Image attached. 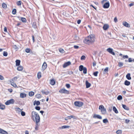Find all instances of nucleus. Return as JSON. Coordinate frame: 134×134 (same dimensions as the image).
Masks as SVG:
<instances>
[{
  "mask_svg": "<svg viewBox=\"0 0 134 134\" xmlns=\"http://www.w3.org/2000/svg\"><path fill=\"white\" fill-rule=\"evenodd\" d=\"M30 48H26L25 50V51L27 53H29L30 51Z\"/></svg>",
  "mask_w": 134,
  "mask_h": 134,
  "instance_id": "obj_47",
  "label": "nucleus"
},
{
  "mask_svg": "<svg viewBox=\"0 0 134 134\" xmlns=\"http://www.w3.org/2000/svg\"><path fill=\"white\" fill-rule=\"evenodd\" d=\"M34 93L32 92L31 91L29 92V95L30 96H32L34 95Z\"/></svg>",
  "mask_w": 134,
  "mask_h": 134,
  "instance_id": "obj_36",
  "label": "nucleus"
},
{
  "mask_svg": "<svg viewBox=\"0 0 134 134\" xmlns=\"http://www.w3.org/2000/svg\"><path fill=\"white\" fill-rule=\"evenodd\" d=\"M70 126H69L64 125L62 126L61 127H59V128L60 129H64L68 128L70 127Z\"/></svg>",
  "mask_w": 134,
  "mask_h": 134,
  "instance_id": "obj_24",
  "label": "nucleus"
},
{
  "mask_svg": "<svg viewBox=\"0 0 134 134\" xmlns=\"http://www.w3.org/2000/svg\"><path fill=\"white\" fill-rule=\"evenodd\" d=\"M123 25L127 27H130V24L126 21H124L122 23Z\"/></svg>",
  "mask_w": 134,
  "mask_h": 134,
  "instance_id": "obj_11",
  "label": "nucleus"
},
{
  "mask_svg": "<svg viewBox=\"0 0 134 134\" xmlns=\"http://www.w3.org/2000/svg\"><path fill=\"white\" fill-rule=\"evenodd\" d=\"M83 73L84 74H86L87 73V69L85 67H84V69L83 70Z\"/></svg>",
  "mask_w": 134,
  "mask_h": 134,
  "instance_id": "obj_37",
  "label": "nucleus"
},
{
  "mask_svg": "<svg viewBox=\"0 0 134 134\" xmlns=\"http://www.w3.org/2000/svg\"><path fill=\"white\" fill-rule=\"evenodd\" d=\"M108 68L106 67L103 70V73L104 74H105L108 72Z\"/></svg>",
  "mask_w": 134,
  "mask_h": 134,
  "instance_id": "obj_29",
  "label": "nucleus"
},
{
  "mask_svg": "<svg viewBox=\"0 0 134 134\" xmlns=\"http://www.w3.org/2000/svg\"><path fill=\"white\" fill-rule=\"evenodd\" d=\"M130 73H128L126 76V77L128 80H130L131 79V77H130Z\"/></svg>",
  "mask_w": 134,
  "mask_h": 134,
  "instance_id": "obj_16",
  "label": "nucleus"
},
{
  "mask_svg": "<svg viewBox=\"0 0 134 134\" xmlns=\"http://www.w3.org/2000/svg\"><path fill=\"white\" fill-rule=\"evenodd\" d=\"M123 63L121 62H119L118 63V66L119 67H121L123 65Z\"/></svg>",
  "mask_w": 134,
  "mask_h": 134,
  "instance_id": "obj_43",
  "label": "nucleus"
},
{
  "mask_svg": "<svg viewBox=\"0 0 134 134\" xmlns=\"http://www.w3.org/2000/svg\"><path fill=\"white\" fill-rule=\"evenodd\" d=\"M21 114L22 116H24L25 115V113L23 111H21Z\"/></svg>",
  "mask_w": 134,
  "mask_h": 134,
  "instance_id": "obj_51",
  "label": "nucleus"
},
{
  "mask_svg": "<svg viewBox=\"0 0 134 134\" xmlns=\"http://www.w3.org/2000/svg\"><path fill=\"white\" fill-rule=\"evenodd\" d=\"M2 7L4 9H6L7 8V5L5 3H3L2 4Z\"/></svg>",
  "mask_w": 134,
  "mask_h": 134,
  "instance_id": "obj_32",
  "label": "nucleus"
},
{
  "mask_svg": "<svg viewBox=\"0 0 134 134\" xmlns=\"http://www.w3.org/2000/svg\"><path fill=\"white\" fill-rule=\"evenodd\" d=\"M16 65V66H19L20 65V61L19 60H16L15 61Z\"/></svg>",
  "mask_w": 134,
  "mask_h": 134,
  "instance_id": "obj_19",
  "label": "nucleus"
},
{
  "mask_svg": "<svg viewBox=\"0 0 134 134\" xmlns=\"http://www.w3.org/2000/svg\"><path fill=\"white\" fill-rule=\"evenodd\" d=\"M99 109L101 110L102 114H105L106 112V109L104 108V106L103 105H100L99 106Z\"/></svg>",
  "mask_w": 134,
  "mask_h": 134,
  "instance_id": "obj_3",
  "label": "nucleus"
},
{
  "mask_svg": "<svg viewBox=\"0 0 134 134\" xmlns=\"http://www.w3.org/2000/svg\"><path fill=\"white\" fill-rule=\"evenodd\" d=\"M114 21L115 23H116L118 21V20L116 17H115L114 19Z\"/></svg>",
  "mask_w": 134,
  "mask_h": 134,
  "instance_id": "obj_61",
  "label": "nucleus"
},
{
  "mask_svg": "<svg viewBox=\"0 0 134 134\" xmlns=\"http://www.w3.org/2000/svg\"><path fill=\"white\" fill-rule=\"evenodd\" d=\"M130 83V82L126 80L124 82V84L126 86H129V85Z\"/></svg>",
  "mask_w": 134,
  "mask_h": 134,
  "instance_id": "obj_26",
  "label": "nucleus"
},
{
  "mask_svg": "<svg viewBox=\"0 0 134 134\" xmlns=\"http://www.w3.org/2000/svg\"><path fill=\"white\" fill-rule=\"evenodd\" d=\"M47 67V64L46 62H44L42 66V69L43 71L46 69Z\"/></svg>",
  "mask_w": 134,
  "mask_h": 134,
  "instance_id": "obj_9",
  "label": "nucleus"
},
{
  "mask_svg": "<svg viewBox=\"0 0 134 134\" xmlns=\"http://www.w3.org/2000/svg\"><path fill=\"white\" fill-rule=\"evenodd\" d=\"M128 55H123L122 57L124 59H125L126 58H128Z\"/></svg>",
  "mask_w": 134,
  "mask_h": 134,
  "instance_id": "obj_57",
  "label": "nucleus"
},
{
  "mask_svg": "<svg viewBox=\"0 0 134 134\" xmlns=\"http://www.w3.org/2000/svg\"><path fill=\"white\" fill-rule=\"evenodd\" d=\"M36 98H39L41 97V95L40 94H37L36 95Z\"/></svg>",
  "mask_w": 134,
  "mask_h": 134,
  "instance_id": "obj_48",
  "label": "nucleus"
},
{
  "mask_svg": "<svg viewBox=\"0 0 134 134\" xmlns=\"http://www.w3.org/2000/svg\"><path fill=\"white\" fill-rule=\"evenodd\" d=\"M116 133L117 134H121L122 131L120 130H118L116 131Z\"/></svg>",
  "mask_w": 134,
  "mask_h": 134,
  "instance_id": "obj_44",
  "label": "nucleus"
},
{
  "mask_svg": "<svg viewBox=\"0 0 134 134\" xmlns=\"http://www.w3.org/2000/svg\"><path fill=\"white\" fill-rule=\"evenodd\" d=\"M107 51L109 53L113 55H115V53L113 51V49L111 48H109L107 49Z\"/></svg>",
  "mask_w": 134,
  "mask_h": 134,
  "instance_id": "obj_7",
  "label": "nucleus"
},
{
  "mask_svg": "<svg viewBox=\"0 0 134 134\" xmlns=\"http://www.w3.org/2000/svg\"><path fill=\"white\" fill-rule=\"evenodd\" d=\"M14 100L13 99H11L7 101L5 103V104L6 105H8L10 104H14Z\"/></svg>",
  "mask_w": 134,
  "mask_h": 134,
  "instance_id": "obj_5",
  "label": "nucleus"
},
{
  "mask_svg": "<svg viewBox=\"0 0 134 134\" xmlns=\"http://www.w3.org/2000/svg\"><path fill=\"white\" fill-rule=\"evenodd\" d=\"M93 118H97L100 119H102V116L99 115L94 114Z\"/></svg>",
  "mask_w": 134,
  "mask_h": 134,
  "instance_id": "obj_12",
  "label": "nucleus"
},
{
  "mask_svg": "<svg viewBox=\"0 0 134 134\" xmlns=\"http://www.w3.org/2000/svg\"><path fill=\"white\" fill-rule=\"evenodd\" d=\"M8 55V53H7L5 52L4 51L3 53V55L5 57H6Z\"/></svg>",
  "mask_w": 134,
  "mask_h": 134,
  "instance_id": "obj_46",
  "label": "nucleus"
},
{
  "mask_svg": "<svg viewBox=\"0 0 134 134\" xmlns=\"http://www.w3.org/2000/svg\"><path fill=\"white\" fill-rule=\"evenodd\" d=\"M85 67L82 65H80L79 67V69L80 71H82L84 69Z\"/></svg>",
  "mask_w": 134,
  "mask_h": 134,
  "instance_id": "obj_25",
  "label": "nucleus"
},
{
  "mask_svg": "<svg viewBox=\"0 0 134 134\" xmlns=\"http://www.w3.org/2000/svg\"><path fill=\"white\" fill-rule=\"evenodd\" d=\"M74 47L75 49H77L79 48V47L75 45L74 46Z\"/></svg>",
  "mask_w": 134,
  "mask_h": 134,
  "instance_id": "obj_64",
  "label": "nucleus"
},
{
  "mask_svg": "<svg viewBox=\"0 0 134 134\" xmlns=\"http://www.w3.org/2000/svg\"><path fill=\"white\" fill-rule=\"evenodd\" d=\"M21 21L24 23H25L26 21V20L25 18L23 17L21 18Z\"/></svg>",
  "mask_w": 134,
  "mask_h": 134,
  "instance_id": "obj_34",
  "label": "nucleus"
},
{
  "mask_svg": "<svg viewBox=\"0 0 134 134\" xmlns=\"http://www.w3.org/2000/svg\"><path fill=\"white\" fill-rule=\"evenodd\" d=\"M130 121V120L128 119H126L125 120V122L126 123H128Z\"/></svg>",
  "mask_w": 134,
  "mask_h": 134,
  "instance_id": "obj_59",
  "label": "nucleus"
},
{
  "mask_svg": "<svg viewBox=\"0 0 134 134\" xmlns=\"http://www.w3.org/2000/svg\"><path fill=\"white\" fill-rule=\"evenodd\" d=\"M0 133H1L3 134H8V132L7 131L2 129H1L0 128Z\"/></svg>",
  "mask_w": 134,
  "mask_h": 134,
  "instance_id": "obj_15",
  "label": "nucleus"
},
{
  "mask_svg": "<svg viewBox=\"0 0 134 134\" xmlns=\"http://www.w3.org/2000/svg\"><path fill=\"white\" fill-rule=\"evenodd\" d=\"M4 31L5 32H7V28L6 27H4Z\"/></svg>",
  "mask_w": 134,
  "mask_h": 134,
  "instance_id": "obj_60",
  "label": "nucleus"
},
{
  "mask_svg": "<svg viewBox=\"0 0 134 134\" xmlns=\"http://www.w3.org/2000/svg\"><path fill=\"white\" fill-rule=\"evenodd\" d=\"M35 109L37 110H40V108L39 106H36L35 107Z\"/></svg>",
  "mask_w": 134,
  "mask_h": 134,
  "instance_id": "obj_53",
  "label": "nucleus"
},
{
  "mask_svg": "<svg viewBox=\"0 0 134 134\" xmlns=\"http://www.w3.org/2000/svg\"><path fill=\"white\" fill-rule=\"evenodd\" d=\"M67 118H68V119H70L71 118H73L74 119L75 118V116L74 115H71L68 116H67Z\"/></svg>",
  "mask_w": 134,
  "mask_h": 134,
  "instance_id": "obj_33",
  "label": "nucleus"
},
{
  "mask_svg": "<svg viewBox=\"0 0 134 134\" xmlns=\"http://www.w3.org/2000/svg\"><path fill=\"white\" fill-rule=\"evenodd\" d=\"M74 39L76 40H78L79 39V37L76 35H75V36L74 37Z\"/></svg>",
  "mask_w": 134,
  "mask_h": 134,
  "instance_id": "obj_49",
  "label": "nucleus"
},
{
  "mask_svg": "<svg viewBox=\"0 0 134 134\" xmlns=\"http://www.w3.org/2000/svg\"><path fill=\"white\" fill-rule=\"evenodd\" d=\"M94 41V37L91 35L86 37L84 40V42L86 44H89L93 42Z\"/></svg>",
  "mask_w": 134,
  "mask_h": 134,
  "instance_id": "obj_2",
  "label": "nucleus"
},
{
  "mask_svg": "<svg viewBox=\"0 0 134 134\" xmlns=\"http://www.w3.org/2000/svg\"><path fill=\"white\" fill-rule=\"evenodd\" d=\"M20 98H23L26 97V94L24 93H21L20 94Z\"/></svg>",
  "mask_w": 134,
  "mask_h": 134,
  "instance_id": "obj_17",
  "label": "nucleus"
},
{
  "mask_svg": "<svg viewBox=\"0 0 134 134\" xmlns=\"http://www.w3.org/2000/svg\"><path fill=\"white\" fill-rule=\"evenodd\" d=\"M109 25L107 24H105L103 27V30H107L109 27Z\"/></svg>",
  "mask_w": 134,
  "mask_h": 134,
  "instance_id": "obj_14",
  "label": "nucleus"
},
{
  "mask_svg": "<svg viewBox=\"0 0 134 134\" xmlns=\"http://www.w3.org/2000/svg\"><path fill=\"white\" fill-rule=\"evenodd\" d=\"M10 82L11 83V85L12 86H13V87H16L17 86V85L16 84H15V83H14V81H10Z\"/></svg>",
  "mask_w": 134,
  "mask_h": 134,
  "instance_id": "obj_21",
  "label": "nucleus"
},
{
  "mask_svg": "<svg viewBox=\"0 0 134 134\" xmlns=\"http://www.w3.org/2000/svg\"><path fill=\"white\" fill-rule=\"evenodd\" d=\"M74 104L76 106L80 107L83 105V103L81 102L76 101L74 102Z\"/></svg>",
  "mask_w": 134,
  "mask_h": 134,
  "instance_id": "obj_4",
  "label": "nucleus"
},
{
  "mask_svg": "<svg viewBox=\"0 0 134 134\" xmlns=\"http://www.w3.org/2000/svg\"><path fill=\"white\" fill-rule=\"evenodd\" d=\"M122 97L121 95L118 96L117 98V99L119 100H122Z\"/></svg>",
  "mask_w": 134,
  "mask_h": 134,
  "instance_id": "obj_38",
  "label": "nucleus"
},
{
  "mask_svg": "<svg viewBox=\"0 0 134 134\" xmlns=\"http://www.w3.org/2000/svg\"><path fill=\"white\" fill-rule=\"evenodd\" d=\"M16 12V9H14L12 10V14H13L15 15V14Z\"/></svg>",
  "mask_w": 134,
  "mask_h": 134,
  "instance_id": "obj_39",
  "label": "nucleus"
},
{
  "mask_svg": "<svg viewBox=\"0 0 134 134\" xmlns=\"http://www.w3.org/2000/svg\"><path fill=\"white\" fill-rule=\"evenodd\" d=\"M19 78V76H18L16 77H15L13 78L10 81H16Z\"/></svg>",
  "mask_w": 134,
  "mask_h": 134,
  "instance_id": "obj_20",
  "label": "nucleus"
},
{
  "mask_svg": "<svg viewBox=\"0 0 134 134\" xmlns=\"http://www.w3.org/2000/svg\"><path fill=\"white\" fill-rule=\"evenodd\" d=\"M31 118L36 123H38L40 121V118L39 115L35 111L32 112Z\"/></svg>",
  "mask_w": 134,
  "mask_h": 134,
  "instance_id": "obj_1",
  "label": "nucleus"
},
{
  "mask_svg": "<svg viewBox=\"0 0 134 134\" xmlns=\"http://www.w3.org/2000/svg\"><path fill=\"white\" fill-rule=\"evenodd\" d=\"M41 72H38L37 73V78L38 79H40L41 77Z\"/></svg>",
  "mask_w": 134,
  "mask_h": 134,
  "instance_id": "obj_35",
  "label": "nucleus"
},
{
  "mask_svg": "<svg viewBox=\"0 0 134 134\" xmlns=\"http://www.w3.org/2000/svg\"><path fill=\"white\" fill-rule=\"evenodd\" d=\"M59 92L61 93H64L66 94H69V92L64 88L60 89L59 91Z\"/></svg>",
  "mask_w": 134,
  "mask_h": 134,
  "instance_id": "obj_6",
  "label": "nucleus"
},
{
  "mask_svg": "<svg viewBox=\"0 0 134 134\" xmlns=\"http://www.w3.org/2000/svg\"><path fill=\"white\" fill-rule=\"evenodd\" d=\"M103 122L104 123H105V124L106 123H108V121L107 119H104L103 120Z\"/></svg>",
  "mask_w": 134,
  "mask_h": 134,
  "instance_id": "obj_42",
  "label": "nucleus"
},
{
  "mask_svg": "<svg viewBox=\"0 0 134 134\" xmlns=\"http://www.w3.org/2000/svg\"><path fill=\"white\" fill-rule=\"evenodd\" d=\"M86 58V57L84 55H82L81 58V60H85V59Z\"/></svg>",
  "mask_w": 134,
  "mask_h": 134,
  "instance_id": "obj_50",
  "label": "nucleus"
},
{
  "mask_svg": "<svg viewBox=\"0 0 134 134\" xmlns=\"http://www.w3.org/2000/svg\"><path fill=\"white\" fill-rule=\"evenodd\" d=\"M4 79V77L2 75H0V80H3Z\"/></svg>",
  "mask_w": 134,
  "mask_h": 134,
  "instance_id": "obj_55",
  "label": "nucleus"
},
{
  "mask_svg": "<svg viewBox=\"0 0 134 134\" xmlns=\"http://www.w3.org/2000/svg\"><path fill=\"white\" fill-rule=\"evenodd\" d=\"M113 110L115 112V113L116 114L118 113V112L117 109H116V108L114 106L113 107Z\"/></svg>",
  "mask_w": 134,
  "mask_h": 134,
  "instance_id": "obj_28",
  "label": "nucleus"
},
{
  "mask_svg": "<svg viewBox=\"0 0 134 134\" xmlns=\"http://www.w3.org/2000/svg\"><path fill=\"white\" fill-rule=\"evenodd\" d=\"M41 92L42 94H44L46 95H48L49 93V91L45 92L43 90Z\"/></svg>",
  "mask_w": 134,
  "mask_h": 134,
  "instance_id": "obj_31",
  "label": "nucleus"
},
{
  "mask_svg": "<svg viewBox=\"0 0 134 134\" xmlns=\"http://www.w3.org/2000/svg\"><path fill=\"white\" fill-rule=\"evenodd\" d=\"M5 108V106L2 104H0V109L4 110Z\"/></svg>",
  "mask_w": 134,
  "mask_h": 134,
  "instance_id": "obj_30",
  "label": "nucleus"
},
{
  "mask_svg": "<svg viewBox=\"0 0 134 134\" xmlns=\"http://www.w3.org/2000/svg\"><path fill=\"white\" fill-rule=\"evenodd\" d=\"M71 64L70 62L69 61L64 63L63 65V67L64 68H65L68 66L69 65Z\"/></svg>",
  "mask_w": 134,
  "mask_h": 134,
  "instance_id": "obj_10",
  "label": "nucleus"
},
{
  "mask_svg": "<svg viewBox=\"0 0 134 134\" xmlns=\"http://www.w3.org/2000/svg\"><path fill=\"white\" fill-rule=\"evenodd\" d=\"M122 107L125 110H129V108L127 107L126 105L122 104Z\"/></svg>",
  "mask_w": 134,
  "mask_h": 134,
  "instance_id": "obj_23",
  "label": "nucleus"
},
{
  "mask_svg": "<svg viewBox=\"0 0 134 134\" xmlns=\"http://www.w3.org/2000/svg\"><path fill=\"white\" fill-rule=\"evenodd\" d=\"M109 6V2H107L103 5V7L104 8H108Z\"/></svg>",
  "mask_w": 134,
  "mask_h": 134,
  "instance_id": "obj_8",
  "label": "nucleus"
},
{
  "mask_svg": "<svg viewBox=\"0 0 134 134\" xmlns=\"http://www.w3.org/2000/svg\"><path fill=\"white\" fill-rule=\"evenodd\" d=\"M85 84L86 87L87 88L90 87L91 86V84L90 83H89L87 80H86V81Z\"/></svg>",
  "mask_w": 134,
  "mask_h": 134,
  "instance_id": "obj_13",
  "label": "nucleus"
},
{
  "mask_svg": "<svg viewBox=\"0 0 134 134\" xmlns=\"http://www.w3.org/2000/svg\"><path fill=\"white\" fill-rule=\"evenodd\" d=\"M55 83V82L54 79H52L50 80V83L51 85H54Z\"/></svg>",
  "mask_w": 134,
  "mask_h": 134,
  "instance_id": "obj_18",
  "label": "nucleus"
},
{
  "mask_svg": "<svg viewBox=\"0 0 134 134\" xmlns=\"http://www.w3.org/2000/svg\"><path fill=\"white\" fill-rule=\"evenodd\" d=\"M99 72L98 71H96L94 72L93 73V75L95 76H97V74Z\"/></svg>",
  "mask_w": 134,
  "mask_h": 134,
  "instance_id": "obj_45",
  "label": "nucleus"
},
{
  "mask_svg": "<svg viewBox=\"0 0 134 134\" xmlns=\"http://www.w3.org/2000/svg\"><path fill=\"white\" fill-rule=\"evenodd\" d=\"M21 1H18L17 3V4L18 5H21Z\"/></svg>",
  "mask_w": 134,
  "mask_h": 134,
  "instance_id": "obj_52",
  "label": "nucleus"
},
{
  "mask_svg": "<svg viewBox=\"0 0 134 134\" xmlns=\"http://www.w3.org/2000/svg\"><path fill=\"white\" fill-rule=\"evenodd\" d=\"M40 102L39 101H35L34 103V105H35V104L37 105H38L40 104Z\"/></svg>",
  "mask_w": 134,
  "mask_h": 134,
  "instance_id": "obj_22",
  "label": "nucleus"
},
{
  "mask_svg": "<svg viewBox=\"0 0 134 134\" xmlns=\"http://www.w3.org/2000/svg\"><path fill=\"white\" fill-rule=\"evenodd\" d=\"M15 110L16 111L19 113L21 111V109L19 108H16Z\"/></svg>",
  "mask_w": 134,
  "mask_h": 134,
  "instance_id": "obj_40",
  "label": "nucleus"
},
{
  "mask_svg": "<svg viewBox=\"0 0 134 134\" xmlns=\"http://www.w3.org/2000/svg\"><path fill=\"white\" fill-rule=\"evenodd\" d=\"M59 52L62 53H63L64 52V51L63 49H60L59 50Z\"/></svg>",
  "mask_w": 134,
  "mask_h": 134,
  "instance_id": "obj_54",
  "label": "nucleus"
},
{
  "mask_svg": "<svg viewBox=\"0 0 134 134\" xmlns=\"http://www.w3.org/2000/svg\"><path fill=\"white\" fill-rule=\"evenodd\" d=\"M96 65V63L95 62H94L93 63V64H92L93 66V67H94Z\"/></svg>",
  "mask_w": 134,
  "mask_h": 134,
  "instance_id": "obj_62",
  "label": "nucleus"
},
{
  "mask_svg": "<svg viewBox=\"0 0 134 134\" xmlns=\"http://www.w3.org/2000/svg\"><path fill=\"white\" fill-rule=\"evenodd\" d=\"M23 69V67L21 66H19L17 68V70L18 71H21Z\"/></svg>",
  "mask_w": 134,
  "mask_h": 134,
  "instance_id": "obj_27",
  "label": "nucleus"
},
{
  "mask_svg": "<svg viewBox=\"0 0 134 134\" xmlns=\"http://www.w3.org/2000/svg\"><path fill=\"white\" fill-rule=\"evenodd\" d=\"M38 126L39 125L38 124V123H36L35 127V129L36 130H38Z\"/></svg>",
  "mask_w": 134,
  "mask_h": 134,
  "instance_id": "obj_41",
  "label": "nucleus"
},
{
  "mask_svg": "<svg viewBox=\"0 0 134 134\" xmlns=\"http://www.w3.org/2000/svg\"><path fill=\"white\" fill-rule=\"evenodd\" d=\"M73 74V73L72 71H70L68 72V74L70 75H72Z\"/></svg>",
  "mask_w": 134,
  "mask_h": 134,
  "instance_id": "obj_63",
  "label": "nucleus"
},
{
  "mask_svg": "<svg viewBox=\"0 0 134 134\" xmlns=\"http://www.w3.org/2000/svg\"><path fill=\"white\" fill-rule=\"evenodd\" d=\"M66 86L67 88H69L70 87V85L69 84H66Z\"/></svg>",
  "mask_w": 134,
  "mask_h": 134,
  "instance_id": "obj_56",
  "label": "nucleus"
},
{
  "mask_svg": "<svg viewBox=\"0 0 134 134\" xmlns=\"http://www.w3.org/2000/svg\"><path fill=\"white\" fill-rule=\"evenodd\" d=\"M133 61L132 60V59L131 58H129L128 59V61L129 62H131Z\"/></svg>",
  "mask_w": 134,
  "mask_h": 134,
  "instance_id": "obj_58",
  "label": "nucleus"
}]
</instances>
